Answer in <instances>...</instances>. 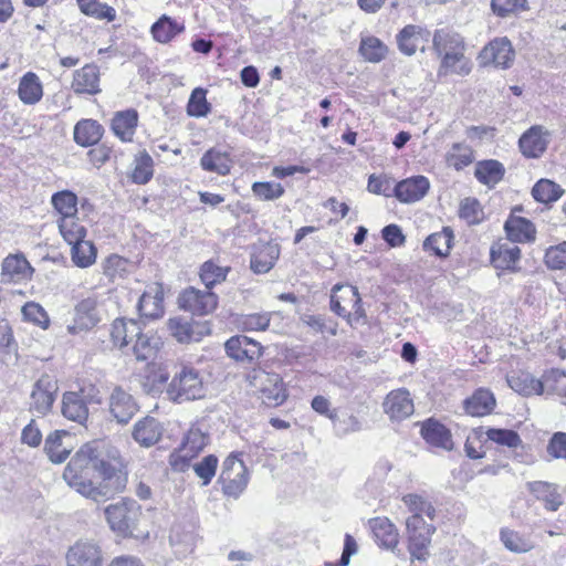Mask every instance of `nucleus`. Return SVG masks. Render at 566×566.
<instances>
[{
    "label": "nucleus",
    "mask_w": 566,
    "mask_h": 566,
    "mask_svg": "<svg viewBox=\"0 0 566 566\" xmlns=\"http://www.w3.org/2000/svg\"><path fill=\"white\" fill-rule=\"evenodd\" d=\"M504 175L505 167L496 159H484L475 164L474 177L480 184L489 188L495 187Z\"/></svg>",
    "instance_id": "nucleus-33"
},
{
    "label": "nucleus",
    "mask_w": 566,
    "mask_h": 566,
    "mask_svg": "<svg viewBox=\"0 0 566 566\" xmlns=\"http://www.w3.org/2000/svg\"><path fill=\"white\" fill-rule=\"evenodd\" d=\"M563 193L560 186L549 179L538 180L532 189L533 198L541 203L555 202Z\"/></svg>",
    "instance_id": "nucleus-46"
},
{
    "label": "nucleus",
    "mask_w": 566,
    "mask_h": 566,
    "mask_svg": "<svg viewBox=\"0 0 566 566\" xmlns=\"http://www.w3.org/2000/svg\"><path fill=\"white\" fill-rule=\"evenodd\" d=\"M127 333L134 335L140 334V326L135 319L116 318L111 327V338L115 346L123 349L129 345Z\"/></svg>",
    "instance_id": "nucleus-41"
},
{
    "label": "nucleus",
    "mask_w": 566,
    "mask_h": 566,
    "mask_svg": "<svg viewBox=\"0 0 566 566\" xmlns=\"http://www.w3.org/2000/svg\"><path fill=\"white\" fill-rule=\"evenodd\" d=\"M546 452L553 459L566 460V432H554L548 440Z\"/></svg>",
    "instance_id": "nucleus-64"
},
{
    "label": "nucleus",
    "mask_w": 566,
    "mask_h": 566,
    "mask_svg": "<svg viewBox=\"0 0 566 566\" xmlns=\"http://www.w3.org/2000/svg\"><path fill=\"white\" fill-rule=\"evenodd\" d=\"M102 552L93 542L78 541L66 554L67 566H102Z\"/></svg>",
    "instance_id": "nucleus-18"
},
{
    "label": "nucleus",
    "mask_w": 566,
    "mask_h": 566,
    "mask_svg": "<svg viewBox=\"0 0 566 566\" xmlns=\"http://www.w3.org/2000/svg\"><path fill=\"white\" fill-rule=\"evenodd\" d=\"M63 438H71L70 432L55 430L44 441V451L52 463H63L71 453V447L64 446Z\"/></svg>",
    "instance_id": "nucleus-34"
},
{
    "label": "nucleus",
    "mask_w": 566,
    "mask_h": 566,
    "mask_svg": "<svg viewBox=\"0 0 566 566\" xmlns=\"http://www.w3.org/2000/svg\"><path fill=\"white\" fill-rule=\"evenodd\" d=\"M496 406L493 392L485 388H479L464 399V411L472 417H484L490 415Z\"/></svg>",
    "instance_id": "nucleus-26"
},
{
    "label": "nucleus",
    "mask_w": 566,
    "mask_h": 566,
    "mask_svg": "<svg viewBox=\"0 0 566 566\" xmlns=\"http://www.w3.org/2000/svg\"><path fill=\"white\" fill-rule=\"evenodd\" d=\"M168 328L179 343H198L211 333L208 322L200 323L184 317L170 318Z\"/></svg>",
    "instance_id": "nucleus-9"
},
{
    "label": "nucleus",
    "mask_w": 566,
    "mask_h": 566,
    "mask_svg": "<svg viewBox=\"0 0 566 566\" xmlns=\"http://www.w3.org/2000/svg\"><path fill=\"white\" fill-rule=\"evenodd\" d=\"M218 468V458L214 454H208L200 461L192 464V470L196 475L201 480V485L206 486L210 484L213 476L216 475Z\"/></svg>",
    "instance_id": "nucleus-56"
},
{
    "label": "nucleus",
    "mask_w": 566,
    "mask_h": 566,
    "mask_svg": "<svg viewBox=\"0 0 566 566\" xmlns=\"http://www.w3.org/2000/svg\"><path fill=\"white\" fill-rule=\"evenodd\" d=\"M544 262L551 270L566 269V241L546 249Z\"/></svg>",
    "instance_id": "nucleus-60"
},
{
    "label": "nucleus",
    "mask_w": 566,
    "mask_h": 566,
    "mask_svg": "<svg viewBox=\"0 0 566 566\" xmlns=\"http://www.w3.org/2000/svg\"><path fill=\"white\" fill-rule=\"evenodd\" d=\"M165 394L169 401L184 403L205 398L207 387L199 370L193 367L184 366L167 385Z\"/></svg>",
    "instance_id": "nucleus-3"
},
{
    "label": "nucleus",
    "mask_w": 566,
    "mask_h": 566,
    "mask_svg": "<svg viewBox=\"0 0 566 566\" xmlns=\"http://www.w3.org/2000/svg\"><path fill=\"white\" fill-rule=\"evenodd\" d=\"M21 312L25 321L40 326L42 329H46L49 327V315L40 304L28 302L22 306Z\"/></svg>",
    "instance_id": "nucleus-59"
},
{
    "label": "nucleus",
    "mask_w": 566,
    "mask_h": 566,
    "mask_svg": "<svg viewBox=\"0 0 566 566\" xmlns=\"http://www.w3.org/2000/svg\"><path fill=\"white\" fill-rule=\"evenodd\" d=\"M163 431L156 418L146 416L133 426L132 437L140 447L150 448L161 439Z\"/></svg>",
    "instance_id": "nucleus-20"
},
{
    "label": "nucleus",
    "mask_w": 566,
    "mask_h": 566,
    "mask_svg": "<svg viewBox=\"0 0 566 566\" xmlns=\"http://www.w3.org/2000/svg\"><path fill=\"white\" fill-rule=\"evenodd\" d=\"M154 175V160L151 156L142 150L135 155L134 169L132 172V180L137 185H146L150 181Z\"/></svg>",
    "instance_id": "nucleus-43"
},
{
    "label": "nucleus",
    "mask_w": 566,
    "mask_h": 566,
    "mask_svg": "<svg viewBox=\"0 0 566 566\" xmlns=\"http://www.w3.org/2000/svg\"><path fill=\"white\" fill-rule=\"evenodd\" d=\"M332 423L334 433L337 437H345L350 433L359 432L363 429V422L354 415L342 412L333 413Z\"/></svg>",
    "instance_id": "nucleus-48"
},
{
    "label": "nucleus",
    "mask_w": 566,
    "mask_h": 566,
    "mask_svg": "<svg viewBox=\"0 0 566 566\" xmlns=\"http://www.w3.org/2000/svg\"><path fill=\"white\" fill-rule=\"evenodd\" d=\"M271 313H252L243 315L240 323L245 331H265L270 326Z\"/></svg>",
    "instance_id": "nucleus-61"
},
{
    "label": "nucleus",
    "mask_w": 566,
    "mask_h": 566,
    "mask_svg": "<svg viewBox=\"0 0 566 566\" xmlns=\"http://www.w3.org/2000/svg\"><path fill=\"white\" fill-rule=\"evenodd\" d=\"M101 322L97 301L94 297H87L80 301L74 307V323L67 326L70 334H77L82 331H88Z\"/></svg>",
    "instance_id": "nucleus-12"
},
{
    "label": "nucleus",
    "mask_w": 566,
    "mask_h": 566,
    "mask_svg": "<svg viewBox=\"0 0 566 566\" xmlns=\"http://www.w3.org/2000/svg\"><path fill=\"white\" fill-rule=\"evenodd\" d=\"M32 266L23 254H11L2 261V282H20L31 277Z\"/></svg>",
    "instance_id": "nucleus-23"
},
{
    "label": "nucleus",
    "mask_w": 566,
    "mask_h": 566,
    "mask_svg": "<svg viewBox=\"0 0 566 566\" xmlns=\"http://www.w3.org/2000/svg\"><path fill=\"white\" fill-rule=\"evenodd\" d=\"M199 165L205 171L227 176L231 171L233 161L229 151L211 147L202 154Z\"/></svg>",
    "instance_id": "nucleus-22"
},
{
    "label": "nucleus",
    "mask_w": 566,
    "mask_h": 566,
    "mask_svg": "<svg viewBox=\"0 0 566 566\" xmlns=\"http://www.w3.org/2000/svg\"><path fill=\"white\" fill-rule=\"evenodd\" d=\"M420 433L424 441L433 447L448 451L453 449L451 431L433 418L422 422Z\"/></svg>",
    "instance_id": "nucleus-21"
},
{
    "label": "nucleus",
    "mask_w": 566,
    "mask_h": 566,
    "mask_svg": "<svg viewBox=\"0 0 566 566\" xmlns=\"http://www.w3.org/2000/svg\"><path fill=\"white\" fill-rule=\"evenodd\" d=\"M254 378L260 385L262 398L266 405L280 406L285 401L287 395L279 374L261 371Z\"/></svg>",
    "instance_id": "nucleus-16"
},
{
    "label": "nucleus",
    "mask_w": 566,
    "mask_h": 566,
    "mask_svg": "<svg viewBox=\"0 0 566 566\" xmlns=\"http://www.w3.org/2000/svg\"><path fill=\"white\" fill-rule=\"evenodd\" d=\"M109 527L123 535L133 536L142 516L140 505L133 499H122L104 510Z\"/></svg>",
    "instance_id": "nucleus-4"
},
{
    "label": "nucleus",
    "mask_w": 566,
    "mask_h": 566,
    "mask_svg": "<svg viewBox=\"0 0 566 566\" xmlns=\"http://www.w3.org/2000/svg\"><path fill=\"white\" fill-rule=\"evenodd\" d=\"M504 230L511 242H533L536 235L535 226L524 217L511 216L504 223Z\"/></svg>",
    "instance_id": "nucleus-31"
},
{
    "label": "nucleus",
    "mask_w": 566,
    "mask_h": 566,
    "mask_svg": "<svg viewBox=\"0 0 566 566\" xmlns=\"http://www.w3.org/2000/svg\"><path fill=\"white\" fill-rule=\"evenodd\" d=\"M224 349L227 355L239 363H253L263 354V346L255 339L245 335H235L230 337Z\"/></svg>",
    "instance_id": "nucleus-8"
},
{
    "label": "nucleus",
    "mask_w": 566,
    "mask_h": 566,
    "mask_svg": "<svg viewBox=\"0 0 566 566\" xmlns=\"http://www.w3.org/2000/svg\"><path fill=\"white\" fill-rule=\"evenodd\" d=\"M546 146L541 127L537 126L531 127L518 139L520 150L527 158H538L546 150Z\"/></svg>",
    "instance_id": "nucleus-37"
},
{
    "label": "nucleus",
    "mask_w": 566,
    "mask_h": 566,
    "mask_svg": "<svg viewBox=\"0 0 566 566\" xmlns=\"http://www.w3.org/2000/svg\"><path fill=\"white\" fill-rule=\"evenodd\" d=\"M63 479L77 493L97 503L123 492L127 484L123 465L99 459L97 450L90 444L82 446L72 457Z\"/></svg>",
    "instance_id": "nucleus-1"
},
{
    "label": "nucleus",
    "mask_w": 566,
    "mask_h": 566,
    "mask_svg": "<svg viewBox=\"0 0 566 566\" xmlns=\"http://www.w3.org/2000/svg\"><path fill=\"white\" fill-rule=\"evenodd\" d=\"M527 490L535 495L538 501L544 502L547 511L556 512L563 504L562 496L558 493V486L545 481H533L527 483Z\"/></svg>",
    "instance_id": "nucleus-32"
},
{
    "label": "nucleus",
    "mask_w": 566,
    "mask_h": 566,
    "mask_svg": "<svg viewBox=\"0 0 566 566\" xmlns=\"http://www.w3.org/2000/svg\"><path fill=\"white\" fill-rule=\"evenodd\" d=\"M127 260L117 255L112 254L103 262V273L111 281H114L117 276H122L126 272Z\"/></svg>",
    "instance_id": "nucleus-62"
},
{
    "label": "nucleus",
    "mask_w": 566,
    "mask_h": 566,
    "mask_svg": "<svg viewBox=\"0 0 566 566\" xmlns=\"http://www.w3.org/2000/svg\"><path fill=\"white\" fill-rule=\"evenodd\" d=\"M18 94L22 103L27 105H33L42 98L43 87L35 73L28 72L21 77Z\"/></svg>",
    "instance_id": "nucleus-39"
},
{
    "label": "nucleus",
    "mask_w": 566,
    "mask_h": 566,
    "mask_svg": "<svg viewBox=\"0 0 566 566\" xmlns=\"http://www.w3.org/2000/svg\"><path fill=\"white\" fill-rule=\"evenodd\" d=\"M252 192L259 199L270 201L281 198L285 190L279 182L255 181L252 184Z\"/></svg>",
    "instance_id": "nucleus-58"
},
{
    "label": "nucleus",
    "mask_w": 566,
    "mask_h": 566,
    "mask_svg": "<svg viewBox=\"0 0 566 566\" xmlns=\"http://www.w3.org/2000/svg\"><path fill=\"white\" fill-rule=\"evenodd\" d=\"M136 337L135 343L133 345V352L137 360L147 361L155 357L159 338L154 336H148L140 332L138 335H134Z\"/></svg>",
    "instance_id": "nucleus-49"
},
{
    "label": "nucleus",
    "mask_w": 566,
    "mask_h": 566,
    "mask_svg": "<svg viewBox=\"0 0 566 566\" xmlns=\"http://www.w3.org/2000/svg\"><path fill=\"white\" fill-rule=\"evenodd\" d=\"M430 31L426 28L416 24L405 25L396 35V41L399 51L407 55H413L419 45L428 43L430 40Z\"/></svg>",
    "instance_id": "nucleus-19"
},
{
    "label": "nucleus",
    "mask_w": 566,
    "mask_h": 566,
    "mask_svg": "<svg viewBox=\"0 0 566 566\" xmlns=\"http://www.w3.org/2000/svg\"><path fill=\"white\" fill-rule=\"evenodd\" d=\"M57 392V384L50 376H42L33 386L31 392V410L44 416L51 411Z\"/></svg>",
    "instance_id": "nucleus-10"
},
{
    "label": "nucleus",
    "mask_w": 566,
    "mask_h": 566,
    "mask_svg": "<svg viewBox=\"0 0 566 566\" xmlns=\"http://www.w3.org/2000/svg\"><path fill=\"white\" fill-rule=\"evenodd\" d=\"M409 553L412 558L426 560L429 556L428 547L431 543V536L436 528L433 525L426 523L419 513H415L406 521Z\"/></svg>",
    "instance_id": "nucleus-5"
},
{
    "label": "nucleus",
    "mask_w": 566,
    "mask_h": 566,
    "mask_svg": "<svg viewBox=\"0 0 566 566\" xmlns=\"http://www.w3.org/2000/svg\"><path fill=\"white\" fill-rule=\"evenodd\" d=\"M433 50L441 59L439 74H468L470 69L463 64V38L449 29L436 30L432 38Z\"/></svg>",
    "instance_id": "nucleus-2"
},
{
    "label": "nucleus",
    "mask_w": 566,
    "mask_h": 566,
    "mask_svg": "<svg viewBox=\"0 0 566 566\" xmlns=\"http://www.w3.org/2000/svg\"><path fill=\"white\" fill-rule=\"evenodd\" d=\"M229 272V266H219L213 261H206L200 268V279L206 290L211 291L214 285L226 281Z\"/></svg>",
    "instance_id": "nucleus-51"
},
{
    "label": "nucleus",
    "mask_w": 566,
    "mask_h": 566,
    "mask_svg": "<svg viewBox=\"0 0 566 566\" xmlns=\"http://www.w3.org/2000/svg\"><path fill=\"white\" fill-rule=\"evenodd\" d=\"M184 31L185 24L167 14L159 17L150 28L153 38L159 43H168Z\"/></svg>",
    "instance_id": "nucleus-38"
},
{
    "label": "nucleus",
    "mask_w": 566,
    "mask_h": 566,
    "mask_svg": "<svg viewBox=\"0 0 566 566\" xmlns=\"http://www.w3.org/2000/svg\"><path fill=\"white\" fill-rule=\"evenodd\" d=\"M249 481L248 469L245 472H241V474H231L228 473L224 475H219L218 483L222 485V491L224 495L238 499L240 494L245 490Z\"/></svg>",
    "instance_id": "nucleus-52"
},
{
    "label": "nucleus",
    "mask_w": 566,
    "mask_h": 566,
    "mask_svg": "<svg viewBox=\"0 0 566 566\" xmlns=\"http://www.w3.org/2000/svg\"><path fill=\"white\" fill-rule=\"evenodd\" d=\"M359 301L360 295L356 286L337 283L332 287L329 307L333 313L342 318L349 321L352 316L349 307L353 303L357 304Z\"/></svg>",
    "instance_id": "nucleus-13"
},
{
    "label": "nucleus",
    "mask_w": 566,
    "mask_h": 566,
    "mask_svg": "<svg viewBox=\"0 0 566 566\" xmlns=\"http://www.w3.org/2000/svg\"><path fill=\"white\" fill-rule=\"evenodd\" d=\"M488 440L495 442L496 444L504 446L507 448L515 449L522 446L523 441L520 434L512 429L503 428H488L485 430Z\"/></svg>",
    "instance_id": "nucleus-55"
},
{
    "label": "nucleus",
    "mask_w": 566,
    "mask_h": 566,
    "mask_svg": "<svg viewBox=\"0 0 566 566\" xmlns=\"http://www.w3.org/2000/svg\"><path fill=\"white\" fill-rule=\"evenodd\" d=\"M80 10L85 14L98 20L114 21L116 11L113 7L102 3L99 0H76Z\"/></svg>",
    "instance_id": "nucleus-50"
},
{
    "label": "nucleus",
    "mask_w": 566,
    "mask_h": 566,
    "mask_svg": "<svg viewBox=\"0 0 566 566\" xmlns=\"http://www.w3.org/2000/svg\"><path fill=\"white\" fill-rule=\"evenodd\" d=\"M490 259L495 269L516 272V263L521 259V249L509 243L493 245L490 251Z\"/></svg>",
    "instance_id": "nucleus-28"
},
{
    "label": "nucleus",
    "mask_w": 566,
    "mask_h": 566,
    "mask_svg": "<svg viewBox=\"0 0 566 566\" xmlns=\"http://www.w3.org/2000/svg\"><path fill=\"white\" fill-rule=\"evenodd\" d=\"M453 231L449 227H444L442 231L432 233L423 241V249L431 251L439 258L449 255L453 241Z\"/></svg>",
    "instance_id": "nucleus-40"
},
{
    "label": "nucleus",
    "mask_w": 566,
    "mask_h": 566,
    "mask_svg": "<svg viewBox=\"0 0 566 566\" xmlns=\"http://www.w3.org/2000/svg\"><path fill=\"white\" fill-rule=\"evenodd\" d=\"M479 59L482 64H493L497 67L506 69L514 59V50L507 38H497L491 41L481 51Z\"/></svg>",
    "instance_id": "nucleus-11"
},
{
    "label": "nucleus",
    "mask_w": 566,
    "mask_h": 566,
    "mask_svg": "<svg viewBox=\"0 0 566 566\" xmlns=\"http://www.w3.org/2000/svg\"><path fill=\"white\" fill-rule=\"evenodd\" d=\"M18 344L13 337L12 328L7 319L0 321V354H15Z\"/></svg>",
    "instance_id": "nucleus-63"
},
{
    "label": "nucleus",
    "mask_w": 566,
    "mask_h": 566,
    "mask_svg": "<svg viewBox=\"0 0 566 566\" xmlns=\"http://www.w3.org/2000/svg\"><path fill=\"white\" fill-rule=\"evenodd\" d=\"M138 124V112L135 108L116 112L111 128L122 142H132Z\"/></svg>",
    "instance_id": "nucleus-30"
},
{
    "label": "nucleus",
    "mask_w": 566,
    "mask_h": 566,
    "mask_svg": "<svg viewBox=\"0 0 566 566\" xmlns=\"http://www.w3.org/2000/svg\"><path fill=\"white\" fill-rule=\"evenodd\" d=\"M374 539L386 549L394 551L398 545V532L396 526L386 517H375L369 521Z\"/></svg>",
    "instance_id": "nucleus-29"
},
{
    "label": "nucleus",
    "mask_w": 566,
    "mask_h": 566,
    "mask_svg": "<svg viewBox=\"0 0 566 566\" xmlns=\"http://www.w3.org/2000/svg\"><path fill=\"white\" fill-rule=\"evenodd\" d=\"M97 255L96 247L92 241L83 240L71 249V258L73 263L78 268H88L92 265Z\"/></svg>",
    "instance_id": "nucleus-54"
},
{
    "label": "nucleus",
    "mask_w": 566,
    "mask_h": 566,
    "mask_svg": "<svg viewBox=\"0 0 566 566\" xmlns=\"http://www.w3.org/2000/svg\"><path fill=\"white\" fill-rule=\"evenodd\" d=\"M211 112V104L207 101V90L196 87L192 90L188 103L187 114L190 117H206Z\"/></svg>",
    "instance_id": "nucleus-53"
},
{
    "label": "nucleus",
    "mask_w": 566,
    "mask_h": 566,
    "mask_svg": "<svg viewBox=\"0 0 566 566\" xmlns=\"http://www.w3.org/2000/svg\"><path fill=\"white\" fill-rule=\"evenodd\" d=\"M382 406L385 413L391 420L397 421L407 419L415 411L410 392L405 388L390 391L385 398Z\"/></svg>",
    "instance_id": "nucleus-17"
},
{
    "label": "nucleus",
    "mask_w": 566,
    "mask_h": 566,
    "mask_svg": "<svg viewBox=\"0 0 566 566\" xmlns=\"http://www.w3.org/2000/svg\"><path fill=\"white\" fill-rule=\"evenodd\" d=\"M358 52L365 61L379 63L387 56L388 48L380 39L368 35L361 38Z\"/></svg>",
    "instance_id": "nucleus-42"
},
{
    "label": "nucleus",
    "mask_w": 566,
    "mask_h": 566,
    "mask_svg": "<svg viewBox=\"0 0 566 566\" xmlns=\"http://www.w3.org/2000/svg\"><path fill=\"white\" fill-rule=\"evenodd\" d=\"M59 230L63 239L71 247L82 242L86 237V229L77 222L75 217L60 218Z\"/></svg>",
    "instance_id": "nucleus-47"
},
{
    "label": "nucleus",
    "mask_w": 566,
    "mask_h": 566,
    "mask_svg": "<svg viewBox=\"0 0 566 566\" xmlns=\"http://www.w3.org/2000/svg\"><path fill=\"white\" fill-rule=\"evenodd\" d=\"M473 150L470 146L463 143L452 144L450 150L446 155L448 166L453 167L455 170H462L473 163Z\"/></svg>",
    "instance_id": "nucleus-44"
},
{
    "label": "nucleus",
    "mask_w": 566,
    "mask_h": 566,
    "mask_svg": "<svg viewBox=\"0 0 566 566\" xmlns=\"http://www.w3.org/2000/svg\"><path fill=\"white\" fill-rule=\"evenodd\" d=\"M103 134V126L95 119H81L74 126V142L82 147L96 145Z\"/></svg>",
    "instance_id": "nucleus-35"
},
{
    "label": "nucleus",
    "mask_w": 566,
    "mask_h": 566,
    "mask_svg": "<svg viewBox=\"0 0 566 566\" xmlns=\"http://www.w3.org/2000/svg\"><path fill=\"white\" fill-rule=\"evenodd\" d=\"M218 295L209 290L187 287L178 297L179 307L191 312L193 315H208L218 306Z\"/></svg>",
    "instance_id": "nucleus-7"
},
{
    "label": "nucleus",
    "mask_w": 566,
    "mask_h": 566,
    "mask_svg": "<svg viewBox=\"0 0 566 566\" xmlns=\"http://www.w3.org/2000/svg\"><path fill=\"white\" fill-rule=\"evenodd\" d=\"M509 386L520 395L532 396L543 395L546 391V381H544V374L538 379L531 373L521 371L506 377Z\"/></svg>",
    "instance_id": "nucleus-25"
},
{
    "label": "nucleus",
    "mask_w": 566,
    "mask_h": 566,
    "mask_svg": "<svg viewBox=\"0 0 566 566\" xmlns=\"http://www.w3.org/2000/svg\"><path fill=\"white\" fill-rule=\"evenodd\" d=\"M72 88L76 94L95 95L99 90V70L94 64H86L75 71Z\"/></svg>",
    "instance_id": "nucleus-27"
},
{
    "label": "nucleus",
    "mask_w": 566,
    "mask_h": 566,
    "mask_svg": "<svg viewBox=\"0 0 566 566\" xmlns=\"http://www.w3.org/2000/svg\"><path fill=\"white\" fill-rule=\"evenodd\" d=\"M546 381V392L548 395H558L566 397V370L552 368L544 373Z\"/></svg>",
    "instance_id": "nucleus-57"
},
{
    "label": "nucleus",
    "mask_w": 566,
    "mask_h": 566,
    "mask_svg": "<svg viewBox=\"0 0 566 566\" xmlns=\"http://www.w3.org/2000/svg\"><path fill=\"white\" fill-rule=\"evenodd\" d=\"M139 411L135 397L122 386H115L108 397V412L111 420L117 424L126 426Z\"/></svg>",
    "instance_id": "nucleus-6"
},
{
    "label": "nucleus",
    "mask_w": 566,
    "mask_h": 566,
    "mask_svg": "<svg viewBox=\"0 0 566 566\" xmlns=\"http://www.w3.org/2000/svg\"><path fill=\"white\" fill-rule=\"evenodd\" d=\"M280 256V245L266 242L256 247L251 254L250 268L255 274H264L273 269Z\"/></svg>",
    "instance_id": "nucleus-24"
},
{
    "label": "nucleus",
    "mask_w": 566,
    "mask_h": 566,
    "mask_svg": "<svg viewBox=\"0 0 566 566\" xmlns=\"http://www.w3.org/2000/svg\"><path fill=\"white\" fill-rule=\"evenodd\" d=\"M62 415L72 421L83 423L87 420L88 408L78 392L66 391L62 398Z\"/></svg>",
    "instance_id": "nucleus-36"
},
{
    "label": "nucleus",
    "mask_w": 566,
    "mask_h": 566,
    "mask_svg": "<svg viewBox=\"0 0 566 566\" xmlns=\"http://www.w3.org/2000/svg\"><path fill=\"white\" fill-rule=\"evenodd\" d=\"M51 203L61 218L75 217L77 213V196L71 190H62L52 195Z\"/></svg>",
    "instance_id": "nucleus-45"
},
{
    "label": "nucleus",
    "mask_w": 566,
    "mask_h": 566,
    "mask_svg": "<svg viewBox=\"0 0 566 566\" xmlns=\"http://www.w3.org/2000/svg\"><path fill=\"white\" fill-rule=\"evenodd\" d=\"M430 189V181L424 176H413L397 182L392 196L400 202L411 203L421 200Z\"/></svg>",
    "instance_id": "nucleus-15"
},
{
    "label": "nucleus",
    "mask_w": 566,
    "mask_h": 566,
    "mask_svg": "<svg viewBox=\"0 0 566 566\" xmlns=\"http://www.w3.org/2000/svg\"><path fill=\"white\" fill-rule=\"evenodd\" d=\"M137 308L143 317L157 319L164 315V286L155 282L148 284L140 295Z\"/></svg>",
    "instance_id": "nucleus-14"
}]
</instances>
